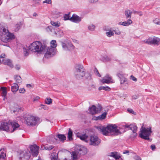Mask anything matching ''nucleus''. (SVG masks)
Wrapping results in <instances>:
<instances>
[{"label":"nucleus","instance_id":"43","mask_svg":"<svg viewBox=\"0 0 160 160\" xmlns=\"http://www.w3.org/2000/svg\"><path fill=\"white\" fill-rule=\"evenodd\" d=\"M50 140H51L52 142H54L57 141V139L56 138L55 136H52L50 137Z\"/></svg>","mask_w":160,"mask_h":160},{"label":"nucleus","instance_id":"51","mask_svg":"<svg viewBox=\"0 0 160 160\" xmlns=\"http://www.w3.org/2000/svg\"><path fill=\"white\" fill-rule=\"evenodd\" d=\"M52 2L51 0H46L43 2V3H47L48 4H51Z\"/></svg>","mask_w":160,"mask_h":160},{"label":"nucleus","instance_id":"25","mask_svg":"<svg viewBox=\"0 0 160 160\" xmlns=\"http://www.w3.org/2000/svg\"><path fill=\"white\" fill-rule=\"evenodd\" d=\"M107 114V112H104L101 115L99 116L98 117L96 118V120H102L105 119L106 118V115Z\"/></svg>","mask_w":160,"mask_h":160},{"label":"nucleus","instance_id":"64","mask_svg":"<svg viewBox=\"0 0 160 160\" xmlns=\"http://www.w3.org/2000/svg\"><path fill=\"white\" fill-rule=\"evenodd\" d=\"M26 86L28 88H30L31 87V85L30 84H27L26 85Z\"/></svg>","mask_w":160,"mask_h":160},{"label":"nucleus","instance_id":"22","mask_svg":"<svg viewBox=\"0 0 160 160\" xmlns=\"http://www.w3.org/2000/svg\"><path fill=\"white\" fill-rule=\"evenodd\" d=\"M132 22L131 19H128L127 21H125L123 22H119V24L124 26H129L132 23Z\"/></svg>","mask_w":160,"mask_h":160},{"label":"nucleus","instance_id":"52","mask_svg":"<svg viewBox=\"0 0 160 160\" xmlns=\"http://www.w3.org/2000/svg\"><path fill=\"white\" fill-rule=\"evenodd\" d=\"M130 78L134 81H136L137 80V79L132 75L131 76Z\"/></svg>","mask_w":160,"mask_h":160},{"label":"nucleus","instance_id":"20","mask_svg":"<svg viewBox=\"0 0 160 160\" xmlns=\"http://www.w3.org/2000/svg\"><path fill=\"white\" fill-rule=\"evenodd\" d=\"M150 45H157L160 41V39L159 38L155 37L153 38H150Z\"/></svg>","mask_w":160,"mask_h":160},{"label":"nucleus","instance_id":"53","mask_svg":"<svg viewBox=\"0 0 160 160\" xmlns=\"http://www.w3.org/2000/svg\"><path fill=\"white\" fill-rule=\"evenodd\" d=\"M105 60L106 61H110L111 60V58L108 56H106L105 57H104Z\"/></svg>","mask_w":160,"mask_h":160},{"label":"nucleus","instance_id":"19","mask_svg":"<svg viewBox=\"0 0 160 160\" xmlns=\"http://www.w3.org/2000/svg\"><path fill=\"white\" fill-rule=\"evenodd\" d=\"M137 128H138L135 124L134 123L131 124L130 129L132 131L133 137H135L137 136L136 132L137 131Z\"/></svg>","mask_w":160,"mask_h":160},{"label":"nucleus","instance_id":"23","mask_svg":"<svg viewBox=\"0 0 160 160\" xmlns=\"http://www.w3.org/2000/svg\"><path fill=\"white\" fill-rule=\"evenodd\" d=\"M54 148V146L53 145H48L44 146V145H41V149L42 150L45 149L48 150H51Z\"/></svg>","mask_w":160,"mask_h":160},{"label":"nucleus","instance_id":"4","mask_svg":"<svg viewBox=\"0 0 160 160\" xmlns=\"http://www.w3.org/2000/svg\"><path fill=\"white\" fill-rule=\"evenodd\" d=\"M30 49L31 51L33 52L42 54L45 51L46 46L44 44H42L39 41H36L30 44Z\"/></svg>","mask_w":160,"mask_h":160},{"label":"nucleus","instance_id":"7","mask_svg":"<svg viewBox=\"0 0 160 160\" xmlns=\"http://www.w3.org/2000/svg\"><path fill=\"white\" fill-rule=\"evenodd\" d=\"M139 136L145 140H149V136L152 132L151 127H148L145 128L142 127L140 131Z\"/></svg>","mask_w":160,"mask_h":160},{"label":"nucleus","instance_id":"24","mask_svg":"<svg viewBox=\"0 0 160 160\" xmlns=\"http://www.w3.org/2000/svg\"><path fill=\"white\" fill-rule=\"evenodd\" d=\"M23 53L25 56H28L29 53L30 49V46L28 47L27 46H24L23 48Z\"/></svg>","mask_w":160,"mask_h":160},{"label":"nucleus","instance_id":"45","mask_svg":"<svg viewBox=\"0 0 160 160\" xmlns=\"http://www.w3.org/2000/svg\"><path fill=\"white\" fill-rule=\"evenodd\" d=\"M94 73L96 75H97L98 77H101V76L100 74H99V72H98V70L96 68H95Z\"/></svg>","mask_w":160,"mask_h":160},{"label":"nucleus","instance_id":"32","mask_svg":"<svg viewBox=\"0 0 160 160\" xmlns=\"http://www.w3.org/2000/svg\"><path fill=\"white\" fill-rule=\"evenodd\" d=\"M6 157L5 153L2 151V149L0 151V160H4Z\"/></svg>","mask_w":160,"mask_h":160},{"label":"nucleus","instance_id":"63","mask_svg":"<svg viewBox=\"0 0 160 160\" xmlns=\"http://www.w3.org/2000/svg\"><path fill=\"white\" fill-rule=\"evenodd\" d=\"M129 152V151L128 150H125L123 152V154H128Z\"/></svg>","mask_w":160,"mask_h":160},{"label":"nucleus","instance_id":"35","mask_svg":"<svg viewBox=\"0 0 160 160\" xmlns=\"http://www.w3.org/2000/svg\"><path fill=\"white\" fill-rule=\"evenodd\" d=\"M56 42L55 40H52L50 42L51 47L52 48H55L57 47V45L56 44Z\"/></svg>","mask_w":160,"mask_h":160},{"label":"nucleus","instance_id":"56","mask_svg":"<svg viewBox=\"0 0 160 160\" xmlns=\"http://www.w3.org/2000/svg\"><path fill=\"white\" fill-rule=\"evenodd\" d=\"M41 106H42V108L43 109L45 110L47 109V107H46V106L45 105L41 104Z\"/></svg>","mask_w":160,"mask_h":160},{"label":"nucleus","instance_id":"61","mask_svg":"<svg viewBox=\"0 0 160 160\" xmlns=\"http://www.w3.org/2000/svg\"><path fill=\"white\" fill-rule=\"evenodd\" d=\"M151 148L152 150H154L155 148V146L154 145H152L151 146Z\"/></svg>","mask_w":160,"mask_h":160},{"label":"nucleus","instance_id":"55","mask_svg":"<svg viewBox=\"0 0 160 160\" xmlns=\"http://www.w3.org/2000/svg\"><path fill=\"white\" fill-rule=\"evenodd\" d=\"M39 97L38 96H37L36 97H35L34 98H33V101H35L39 100Z\"/></svg>","mask_w":160,"mask_h":160},{"label":"nucleus","instance_id":"31","mask_svg":"<svg viewBox=\"0 0 160 160\" xmlns=\"http://www.w3.org/2000/svg\"><path fill=\"white\" fill-rule=\"evenodd\" d=\"M1 88L2 91V95L5 98L7 94L6 88L5 87H1Z\"/></svg>","mask_w":160,"mask_h":160},{"label":"nucleus","instance_id":"40","mask_svg":"<svg viewBox=\"0 0 160 160\" xmlns=\"http://www.w3.org/2000/svg\"><path fill=\"white\" fill-rule=\"evenodd\" d=\"M153 22L157 25H160V20L158 18H156L153 20Z\"/></svg>","mask_w":160,"mask_h":160},{"label":"nucleus","instance_id":"62","mask_svg":"<svg viewBox=\"0 0 160 160\" xmlns=\"http://www.w3.org/2000/svg\"><path fill=\"white\" fill-rule=\"evenodd\" d=\"M117 76L118 77L120 78H122V77H123V76H122V74H120V73H118L117 74Z\"/></svg>","mask_w":160,"mask_h":160},{"label":"nucleus","instance_id":"8","mask_svg":"<svg viewBox=\"0 0 160 160\" xmlns=\"http://www.w3.org/2000/svg\"><path fill=\"white\" fill-rule=\"evenodd\" d=\"M37 118L30 115H27L25 118L27 124L29 126H35L37 122Z\"/></svg>","mask_w":160,"mask_h":160},{"label":"nucleus","instance_id":"41","mask_svg":"<svg viewBox=\"0 0 160 160\" xmlns=\"http://www.w3.org/2000/svg\"><path fill=\"white\" fill-rule=\"evenodd\" d=\"M52 100L51 98H47L45 100V103L47 104H50L52 103Z\"/></svg>","mask_w":160,"mask_h":160},{"label":"nucleus","instance_id":"33","mask_svg":"<svg viewBox=\"0 0 160 160\" xmlns=\"http://www.w3.org/2000/svg\"><path fill=\"white\" fill-rule=\"evenodd\" d=\"M68 139L69 141H71L72 140V131L70 129H69L68 132Z\"/></svg>","mask_w":160,"mask_h":160},{"label":"nucleus","instance_id":"60","mask_svg":"<svg viewBox=\"0 0 160 160\" xmlns=\"http://www.w3.org/2000/svg\"><path fill=\"white\" fill-rule=\"evenodd\" d=\"M138 98V96L137 95H134L132 96V98L134 99H136Z\"/></svg>","mask_w":160,"mask_h":160},{"label":"nucleus","instance_id":"14","mask_svg":"<svg viewBox=\"0 0 160 160\" xmlns=\"http://www.w3.org/2000/svg\"><path fill=\"white\" fill-rule=\"evenodd\" d=\"M101 107L96 108L95 105H92L91 107L89 108V112L92 114H94L100 112L102 109Z\"/></svg>","mask_w":160,"mask_h":160},{"label":"nucleus","instance_id":"26","mask_svg":"<svg viewBox=\"0 0 160 160\" xmlns=\"http://www.w3.org/2000/svg\"><path fill=\"white\" fill-rule=\"evenodd\" d=\"M132 12L129 10H127L125 11V14L126 18L128 19H130L131 18Z\"/></svg>","mask_w":160,"mask_h":160},{"label":"nucleus","instance_id":"37","mask_svg":"<svg viewBox=\"0 0 160 160\" xmlns=\"http://www.w3.org/2000/svg\"><path fill=\"white\" fill-rule=\"evenodd\" d=\"M107 36L109 37H111V36H113L114 33L112 31H109L108 32H106Z\"/></svg>","mask_w":160,"mask_h":160},{"label":"nucleus","instance_id":"54","mask_svg":"<svg viewBox=\"0 0 160 160\" xmlns=\"http://www.w3.org/2000/svg\"><path fill=\"white\" fill-rule=\"evenodd\" d=\"M15 68L17 70H19L20 68V66L19 65H16L15 66Z\"/></svg>","mask_w":160,"mask_h":160},{"label":"nucleus","instance_id":"13","mask_svg":"<svg viewBox=\"0 0 160 160\" xmlns=\"http://www.w3.org/2000/svg\"><path fill=\"white\" fill-rule=\"evenodd\" d=\"M103 84L113 83L114 82L112 77L108 74L106 75L101 81Z\"/></svg>","mask_w":160,"mask_h":160},{"label":"nucleus","instance_id":"42","mask_svg":"<svg viewBox=\"0 0 160 160\" xmlns=\"http://www.w3.org/2000/svg\"><path fill=\"white\" fill-rule=\"evenodd\" d=\"M64 19L65 20H69L70 18L69 17V14H65L64 16Z\"/></svg>","mask_w":160,"mask_h":160},{"label":"nucleus","instance_id":"36","mask_svg":"<svg viewBox=\"0 0 160 160\" xmlns=\"http://www.w3.org/2000/svg\"><path fill=\"white\" fill-rule=\"evenodd\" d=\"M51 23L52 26L56 27H59L60 25V23L59 22H54L53 21H51Z\"/></svg>","mask_w":160,"mask_h":160},{"label":"nucleus","instance_id":"5","mask_svg":"<svg viewBox=\"0 0 160 160\" xmlns=\"http://www.w3.org/2000/svg\"><path fill=\"white\" fill-rule=\"evenodd\" d=\"M74 73L78 79H82L85 75V71L83 66L81 64H77L74 66Z\"/></svg>","mask_w":160,"mask_h":160},{"label":"nucleus","instance_id":"9","mask_svg":"<svg viewBox=\"0 0 160 160\" xmlns=\"http://www.w3.org/2000/svg\"><path fill=\"white\" fill-rule=\"evenodd\" d=\"M46 53L45 54V57L47 58H48L52 57L56 53V49L55 48H52L48 47L47 48L46 46Z\"/></svg>","mask_w":160,"mask_h":160},{"label":"nucleus","instance_id":"2","mask_svg":"<svg viewBox=\"0 0 160 160\" xmlns=\"http://www.w3.org/2000/svg\"><path fill=\"white\" fill-rule=\"evenodd\" d=\"M19 125L16 122H2L0 123V130H3L9 132H12L19 129Z\"/></svg>","mask_w":160,"mask_h":160},{"label":"nucleus","instance_id":"57","mask_svg":"<svg viewBox=\"0 0 160 160\" xmlns=\"http://www.w3.org/2000/svg\"><path fill=\"white\" fill-rule=\"evenodd\" d=\"M6 56V55L5 54H2L0 55V58H5Z\"/></svg>","mask_w":160,"mask_h":160},{"label":"nucleus","instance_id":"49","mask_svg":"<svg viewBox=\"0 0 160 160\" xmlns=\"http://www.w3.org/2000/svg\"><path fill=\"white\" fill-rule=\"evenodd\" d=\"M114 32L115 34L118 35L120 34L121 33L120 31L118 29H116L114 31Z\"/></svg>","mask_w":160,"mask_h":160},{"label":"nucleus","instance_id":"38","mask_svg":"<svg viewBox=\"0 0 160 160\" xmlns=\"http://www.w3.org/2000/svg\"><path fill=\"white\" fill-rule=\"evenodd\" d=\"M120 79H121L120 83L121 84H127L126 79V78L122 77Z\"/></svg>","mask_w":160,"mask_h":160},{"label":"nucleus","instance_id":"12","mask_svg":"<svg viewBox=\"0 0 160 160\" xmlns=\"http://www.w3.org/2000/svg\"><path fill=\"white\" fill-rule=\"evenodd\" d=\"M39 147L36 145H31L30 147V151L31 152L32 155L34 157H36L38 153V150Z\"/></svg>","mask_w":160,"mask_h":160},{"label":"nucleus","instance_id":"47","mask_svg":"<svg viewBox=\"0 0 160 160\" xmlns=\"http://www.w3.org/2000/svg\"><path fill=\"white\" fill-rule=\"evenodd\" d=\"M20 93H24L25 92V89L24 88H20L19 89Z\"/></svg>","mask_w":160,"mask_h":160},{"label":"nucleus","instance_id":"11","mask_svg":"<svg viewBox=\"0 0 160 160\" xmlns=\"http://www.w3.org/2000/svg\"><path fill=\"white\" fill-rule=\"evenodd\" d=\"M62 48L65 50L72 51L75 48V47L71 42H69L67 45L64 42H62Z\"/></svg>","mask_w":160,"mask_h":160},{"label":"nucleus","instance_id":"15","mask_svg":"<svg viewBox=\"0 0 160 160\" xmlns=\"http://www.w3.org/2000/svg\"><path fill=\"white\" fill-rule=\"evenodd\" d=\"M20 158L23 160H27L30 158L29 153L26 152H22L20 154Z\"/></svg>","mask_w":160,"mask_h":160},{"label":"nucleus","instance_id":"28","mask_svg":"<svg viewBox=\"0 0 160 160\" xmlns=\"http://www.w3.org/2000/svg\"><path fill=\"white\" fill-rule=\"evenodd\" d=\"M18 84L16 83H14L11 87V90L13 92H16L18 90Z\"/></svg>","mask_w":160,"mask_h":160},{"label":"nucleus","instance_id":"30","mask_svg":"<svg viewBox=\"0 0 160 160\" xmlns=\"http://www.w3.org/2000/svg\"><path fill=\"white\" fill-rule=\"evenodd\" d=\"M15 80L17 83H21L22 80V78L20 76L16 75L14 77Z\"/></svg>","mask_w":160,"mask_h":160},{"label":"nucleus","instance_id":"3","mask_svg":"<svg viewBox=\"0 0 160 160\" xmlns=\"http://www.w3.org/2000/svg\"><path fill=\"white\" fill-rule=\"evenodd\" d=\"M98 130L102 132L104 135H107L109 132H113L115 135L120 134L119 130L118 129L115 125L110 124L106 127L101 126L97 128Z\"/></svg>","mask_w":160,"mask_h":160},{"label":"nucleus","instance_id":"16","mask_svg":"<svg viewBox=\"0 0 160 160\" xmlns=\"http://www.w3.org/2000/svg\"><path fill=\"white\" fill-rule=\"evenodd\" d=\"M108 156L111 157H113L116 160L119 159L121 158V156L120 154L116 152H112L109 153Z\"/></svg>","mask_w":160,"mask_h":160},{"label":"nucleus","instance_id":"27","mask_svg":"<svg viewBox=\"0 0 160 160\" xmlns=\"http://www.w3.org/2000/svg\"><path fill=\"white\" fill-rule=\"evenodd\" d=\"M78 137H79L80 139L82 140L85 141L86 142H87L88 141V136L86 134H84L81 135H78Z\"/></svg>","mask_w":160,"mask_h":160},{"label":"nucleus","instance_id":"34","mask_svg":"<svg viewBox=\"0 0 160 160\" xmlns=\"http://www.w3.org/2000/svg\"><path fill=\"white\" fill-rule=\"evenodd\" d=\"M98 90L100 91L102 90H104L106 91H108L110 90V88L108 86H101L99 88Z\"/></svg>","mask_w":160,"mask_h":160},{"label":"nucleus","instance_id":"58","mask_svg":"<svg viewBox=\"0 0 160 160\" xmlns=\"http://www.w3.org/2000/svg\"><path fill=\"white\" fill-rule=\"evenodd\" d=\"M89 2L91 3H95L97 2L98 0H88Z\"/></svg>","mask_w":160,"mask_h":160},{"label":"nucleus","instance_id":"46","mask_svg":"<svg viewBox=\"0 0 160 160\" xmlns=\"http://www.w3.org/2000/svg\"><path fill=\"white\" fill-rule=\"evenodd\" d=\"M127 111L130 113L133 114L134 115L136 114V113L132 109L128 108L127 109Z\"/></svg>","mask_w":160,"mask_h":160},{"label":"nucleus","instance_id":"1","mask_svg":"<svg viewBox=\"0 0 160 160\" xmlns=\"http://www.w3.org/2000/svg\"><path fill=\"white\" fill-rule=\"evenodd\" d=\"M0 32L2 33V35H0V38L4 42L7 43L15 38L13 34L9 32L7 27L1 24L0 25Z\"/></svg>","mask_w":160,"mask_h":160},{"label":"nucleus","instance_id":"29","mask_svg":"<svg viewBox=\"0 0 160 160\" xmlns=\"http://www.w3.org/2000/svg\"><path fill=\"white\" fill-rule=\"evenodd\" d=\"M57 137L59 138L60 141L62 142L66 140V137L64 134H58L57 136Z\"/></svg>","mask_w":160,"mask_h":160},{"label":"nucleus","instance_id":"48","mask_svg":"<svg viewBox=\"0 0 160 160\" xmlns=\"http://www.w3.org/2000/svg\"><path fill=\"white\" fill-rule=\"evenodd\" d=\"M16 28L15 29V32L18 31L20 28V25L18 24H16L15 26Z\"/></svg>","mask_w":160,"mask_h":160},{"label":"nucleus","instance_id":"10","mask_svg":"<svg viewBox=\"0 0 160 160\" xmlns=\"http://www.w3.org/2000/svg\"><path fill=\"white\" fill-rule=\"evenodd\" d=\"M100 142V139L96 136H92L90 139V145H98Z\"/></svg>","mask_w":160,"mask_h":160},{"label":"nucleus","instance_id":"17","mask_svg":"<svg viewBox=\"0 0 160 160\" xmlns=\"http://www.w3.org/2000/svg\"><path fill=\"white\" fill-rule=\"evenodd\" d=\"M70 20L74 22L78 23L81 21V19L78 15L73 14L72 16L70 18Z\"/></svg>","mask_w":160,"mask_h":160},{"label":"nucleus","instance_id":"59","mask_svg":"<svg viewBox=\"0 0 160 160\" xmlns=\"http://www.w3.org/2000/svg\"><path fill=\"white\" fill-rule=\"evenodd\" d=\"M124 126L125 128H129V129H130V127H131V125H128L127 124H126L125 125H124Z\"/></svg>","mask_w":160,"mask_h":160},{"label":"nucleus","instance_id":"39","mask_svg":"<svg viewBox=\"0 0 160 160\" xmlns=\"http://www.w3.org/2000/svg\"><path fill=\"white\" fill-rule=\"evenodd\" d=\"M95 26L93 24H91L89 25L88 27V29L91 31H94L95 29Z\"/></svg>","mask_w":160,"mask_h":160},{"label":"nucleus","instance_id":"6","mask_svg":"<svg viewBox=\"0 0 160 160\" xmlns=\"http://www.w3.org/2000/svg\"><path fill=\"white\" fill-rule=\"evenodd\" d=\"M87 152V148L84 146H80L77 150L72 152L71 155L72 157V160H77L79 155H84Z\"/></svg>","mask_w":160,"mask_h":160},{"label":"nucleus","instance_id":"44","mask_svg":"<svg viewBox=\"0 0 160 160\" xmlns=\"http://www.w3.org/2000/svg\"><path fill=\"white\" fill-rule=\"evenodd\" d=\"M150 38H149L148 39L145 40H144L143 41H142L143 42L145 43L148 44L149 45H150V44H151L150 42L151 41H150Z\"/></svg>","mask_w":160,"mask_h":160},{"label":"nucleus","instance_id":"18","mask_svg":"<svg viewBox=\"0 0 160 160\" xmlns=\"http://www.w3.org/2000/svg\"><path fill=\"white\" fill-rule=\"evenodd\" d=\"M2 61L4 64L7 65L11 68L13 67V65L12 64V62L10 59H3Z\"/></svg>","mask_w":160,"mask_h":160},{"label":"nucleus","instance_id":"21","mask_svg":"<svg viewBox=\"0 0 160 160\" xmlns=\"http://www.w3.org/2000/svg\"><path fill=\"white\" fill-rule=\"evenodd\" d=\"M50 158L51 160H70V159L68 160L66 158H61L58 160V154L56 153H52L51 154Z\"/></svg>","mask_w":160,"mask_h":160},{"label":"nucleus","instance_id":"50","mask_svg":"<svg viewBox=\"0 0 160 160\" xmlns=\"http://www.w3.org/2000/svg\"><path fill=\"white\" fill-rule=\"evenodd\" d=\"M55 33L56 35H58L60 34V36H62L63 35V33L62 31H59V32H55Z\"/></svg>","mask_w":160,"mask_h":160}]
</instances>
